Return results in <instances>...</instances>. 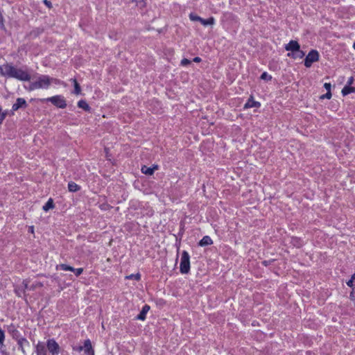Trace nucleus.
Listing matches in <instances>:
<instances>
[{
    "label": "nucleus",
    "instance_id": "nucleus-1",
    "mask_svg": "<svg viewBox=\"0 0 355 355\" xmlns=\"http://www.w3.org/2000/svg\"><path fill=\"white\" fill-rule=\"evenodd\" d=\"M53 80V78H51L48 76H40L36 81L33 82L30 84L29 89L34 90L41 88L47 89L50 86L51 80Z\"/></svg>",
    "mask_w": 355,
    "mask_h": 355
},
{
    "label": "nucleus",
    "instance_id": "nucleus-2",
    "mask_svg": "<svg viewBox=\"0 0 355 355\" xmlns=\"http://www.w3.org/2000/svg\"><path fill=\"white\" fill-rule=\"evenodd\" d=\"M180 270L182 274H187L190 270V257L187 251H183L182 253Z\"/></svg>",
    "mask_w": 355,
    "mask_h": 355
},
{
    "label": "nucleus",
    "instance_id": "nucleus-3",
    "mask_svg": "<svg viewBox=\"0 0 355 355\" xmlns=\"http://www.w3.org/2000/svg\"><path fill=\"white\" fill-rule=\"evenodd\" d=\"M42 101L51 102L53 105L58 108L64 109L67 107L66 100L64 97L61 95H56L52 97L42 99Z\"/></svg>",
    "mask_w": 355,
    "mask_h": 355
},
{
    "label": "nucleus",
    "instance_id": "nucleus-4",
    "mask_svg": "<svg viewBox=\"0 0 355 355\" xmlns=\"http://www.w3.org/2000/svg\"><path fill=\"white\" fill-rule=\"evenodd\" d=\"M11 78H14L22 81H29L31 79V76L27 71H24L21 69H17L13 67Z\"/></svg>",
    "mask_w": 355,
    "mask_h": 355
},
{
    "label": "nucleus",
    "instance_id": "nucleus-5",
    "mask_svg": "<svg viewBox=\"0 0 355 355\" xmlns=\"http://www.w3.org/2000/svg\"><path fill=\"white\" fill-rule=\"evenodd\" d=\"M319 53L316 50H311L304 59V66L306 67H311L312 64L318 61Z\"/></svg>",
    "mask_w": 355,
    "mask_h": 355
},
{
    "label": "nucleus",
    "instance_id": "nucleus-6",
    "mask_svg": "<svg viewBox=\"0 0 355 355\" xmlns=\"http://www.w3.org/2000/svg\"><path fill=\"white\" fill-rule=\"evenodd\" d=\"M46 347L53 355H58L60 353V346L54 339L47 340Z\"/></svg>",
    "mask_w": 355,
    "mask_h": 355
},
{
    "label": "nucleus",
    "instance_id": "nucleus-7",
    "mask_svg": "<svg viewBox=\"0 0 355 355\" xmlns=\"http://www.w3.org/2000/svg\"><path fill=\"white\" fill-rule=\"evenodd\" d=\"M60 268L61 270H65V271H72V272H74L76 276L78 277L79 275H80L83 272V269L82 268H74L70 266H68L67 264H60V266H57V268Z\"/></svg>",
    "mask_w": 355,
    "mask_h": 355
},
{
    "label": "nucleus",
    "instance_id": "nucleus-8",
    "mask_svg": "<svg viewBox=\"0 0 355 355\" xmlns=\"http://www.w3.org/2000/svg\"><path fill=\"white\" fill-rule=\"evenodd\" d=\"M28 106V104L26 100L23 98H18L16 100V102L12 105V110L13 111H17L20 108H26Z\"/></svg>",
    "mask_w": 355,
    "mask_h": 355
},
{
    "label": "nucleus",
    "instance_id": "nucleus-9",
    "mask_svg": "<svg viewBox=\"0 0 355 355\" xmlns=\"http://www.w3.org/2000/svg\"><path fill=\"white\" fill-rule=\"evenodd\" d=\"M300 48L299 43L295 40H291L285 46V49L287 51H291L292 53H295L296 51H298Z\"/></svg>",
    "mask_w": 355,
    "mask_h": 355
},
{
    "label": "nucleus",
    "instance_id": "nucleus-10",
    "mask_svg": "<svg viewBox=\"0 0 355 355\" xmlns=\"http://www.w3.org/2000/svg\"><path fill=\"white\" fill-rule=\"evenodd\" d=\"M83 351L87 355H94V350L92 346V343L89 339L85 340L84 342Z\"/></svg>",
    "mask_w": 355,
    "mask_h": 355
},
{
    "label": "nucleus",
    "instance_id": "nucleus-11",
    "mask_svg": "<svg viewBox=\"0 0 355 355\" xmlns=\"http://www.w3.org/2000/svg\"><path fill=\"white\" fill-rule=\"evenodd\" d=\"M157 169H158L157 165H154L153 167H148L147 166L144 165L141 167V171L145 175H151Z\"/></svg>",
    "mask_w": 355,
    "mask_h": 355
},
{
    "label": "nucleus",
    "instance_id": "nucleus-12",
    "mask_svg": "<svg viewBox=\"0 0 355 355\" xmlns=\"http://www.w3.org/2000/svg\"><path fill=\"white\" fill-rule=\"evenodd\" d=\"M44 31V29L42 28H35L33 29L28 35L27 37L29 39H35L40 34H42Z\"/></svg>",
    "mask_w": 355,
    "mask_h": 355
},
{
    "label": "nucleus",
    "instance_id": "nucleus-13",
    "mask_svg": "<svg viewBox=\"0 0 355 355\" xmlns=\"http://www.w3.org/2000/svg\"><path fill=\"white\" fill-rule=\"evenodd\" d=\"M17 344L19 346V349H20L24 354H26L24 347L26 346H29V342L26 338H21L17 340Z\"/></svg>",
    "mask_w": 355,
    "mask_h": 355
},
{
    "label": "nucleus",
    "instance_id": "nucleus-14",
    "mask_svg": "<svg viewBox=\"0 0 355 355\" xmlns=\"http://www.w3.org/2000/svg\"><path fill=\"white\" fill-rule=\"evenodd\" d=\"M150 310V306L147 304H145L141 312L139 313V315H137V320H144L146 319V313H148V311Z\"/></svg>",
    "mask_w": 355,
    "mask_h": 355
},
{
    "label": "nucleus",
    "instance_id": "nucleus-15",
    "mask_svg": "<svg viewBox=\"0 0 355 355\" xmlns=\"http://www.w3.org/2000/svg\"><path fill=\"white\" fill-rule=\"evenodd\" d=\"M3 69H4V70H3L2 76H6L8 78H11L13 66L11 64L6 63L4 64Z\"/></svg>",
    "mask_w": 355,
    "mask_h": 355
},
{
    "label": "nucleus",
    "instance_id": "nucleus-16",
    "mask_svg": "<svg viewBox=\"0 0 355 355\" xmlns=\"http://www.w3.org/2000/svg\"><path fill=\"white\" fill-rule=\"evenodd\" d=\"M260 106V103L255 101L253 100V98L251 96L247 101V103L244 105V108H251V107H258Z\"/></svg>",
    "mask_w": 355,
    "mask_h": 355
},
{
    "label": "nucleus",
    "instance_id": "nucleus-17",
    "mask_svg": "<svg viewBox=\"0 0 355 355\" xmlns=\"http://www.w3.org/2000/svg\"><path fill=\"white\" fill-rule=\"evenodd\" d=\"M36 353L37 355H46V347L43 343H39L36 345Z\"/></svg>",
    "mask_w": 355,
    "mask_h": 355
},
{
    "label": "nucleus",
    "instance_id": "nucleus-18",
    "mask_svg": "<svg viewBox=\"0 0 355 355\" xmlns=\"http://www.w3.org/2000/svg\"><path fill=\"white\" fill-rule=\"evenodd\" d=\"M212 240L209 236H205L199 242V245L207 246L212 244Z\"/></svg>",
    "mask_w": 355,
    "mask_h": 355
},
{
    "label": "nucleus",
    "instance_id": "nucleus-19",
    "mask_svg": "<svg viewBox=\"0 0 355 355\" xmlns=\"http://www.w3.org/2000/svg\"><path fill=\"white\" fill-rule=\"evenodd\" d=\"M78 107L83 109L85 111L90 112L91 107L85 100H80L78 102Z\"/></svg>",
    "mask_w": 355,
    "mask_h": 355
},
{
    "label": "nucleus",
    "instance_id": "nucleus-20",
    "mask_svg": "<svg viewBox=\"0 0 355 355\" xmlns=\"http://www.w3.org/2000/svg\"><path fill=\"white\" fill-rule=\"evenodd\" d=\"M55 207L53 200L52 198H49L46 203L43 206L42 209L44 211H48L51 209H53Z\"/></svg>",
    "mask_w": 355,
    "mask_h": 355
},
{
    "label": "nucleus",
    "instance_id": "nucleus-21",
    "mask_svg": "<svg viewBox=\"0 0 355 355\" xmlns=\"http://www.w3.org/2000/svg\"><path fill=\"white\" fill-rule=\"evenodd\" d=\"M68 189L71 192H76L80 189V187L74 182H69L68 183Z\"/></svg>",
    "mask_w": 355,
    "mask_h": 355
},
{
    "label": "nucleus",
    "instance_id": "nucleus-22",
    "mask_svg": "<svg viewBox=\"0 0 355 355\" xmlns=\"http://www.w3.org/2000/svg\"><path fill=\"white\" fill-rule=\"evenodd\" d=\"M341 92L343 96H347L352 92H355V87L346 85L343 88Z\"/></svg>",
    "mask_w": 355,
    "mask_h": 355
},
{
    "label": "nucleus",
    "instance_id": "nucleus-23",
    "mask_svg": "<svg viewBox=\"0 0 355 355\" xmlns=\"http://www.w3.org/2000/svg\"><path fill=\"white\" fill-rule=\"evenodd\" d=\"M71 80L74 86L73 94L76 95H79L81 93V87L79 83L77 82L76 78L71 79Z\"/></svg>",
    "mask_w": 355,
    "mask_h": 355
},
{
    "label": "nucleus",
    "instance_id": "nucleus-24",
    "mask_svg": "<svg viewBox=\"0 0 355 355\" xmlns=\"http://www.w3.org/2000/svg\"><path fill=\"white\" fill-rule=\"evenodd\" d=\"M14 291L16 295L19 297H22L23 296L24 297L26 295V291H24V288H22V287H21V286H15Z\"/></svg>",
    "mask_w": 355,
    "mask_h": 355
},
{
    "label": "nucleus",
    "instance_id": "nucleus-25",
    "mask_svg": "<svg viewBox=\"0 0 355 355\" xmlns=\"http://www.w3.org/2000/svg\"><path fill=\"white\" fill-rule=\"evenodd\" d=\"M215 22V19L213 17H211L207 19H202L201 20V24L203 25V26H208V25H213Z\"/></svg>",
    "mask_w": 355,
    "mask_h": 355
},
{
    "label": "nucleus",
    "instance_id": "nucleus-26",
    "mask_svg": "<svg viewBox=\"0 0 355 355\" xmlns=\"http://www.w3.org/2000/svg\"><path fill=\"white\" fill-rule=\"evenodd\" d=\"M294 55V58H302L305 55V53L300 50V48L298 51H296L295 53H292Z\"/></svg>",
    "mask_w": 355,
    "mask_h": 355
},
{
    "label": "nucleus",
    "instance_id": "nucleus-27",
    "mask_svg": "<svg viewBox=\"0 0 355 355\" xmlns=\"http://www.w3.org/2000/svg\"><path fill=\"white\" fill-rule=\"evenodd\" d=\"M44 285L42 282H36L35 283H33L29 288V290H32V291H34L35 289H36L37 288H41Z\"/></svg>",
    "mask_w": 355,
    "mask_h": 355
},
{
    "label": "nucleus",
    "instance_id": "nucleus-28",
    "mask_svg": "<svg viewBox=\"0 0 355 355\" xmlns=\"http://www.w3.org/2000/svg\"><path fill=\"white\" fill-rule=\"evenodd\" d=\"M189 19L191 21H198L201 22V20H202V18L199 17V16H198V15H195V14H193V13H191L189 15Z\"/></svg>",
    "mask_w": 355,
    "mask_h": 355
},
{
    "label": "nucleus",
    "instance_id": "nucleus-29",
    "mask_svg": "<svg viewBox=\"0 0 355 355\" xmlns=\"http://www.w3.org/2000/svg\"><path fill=\"white\" fill-rule=\"evenodd\" d=\"M0 28L3 31L6 30V27L4 25V18H3L2 12L1 10H0Z\"/></svg>",
    "mask_w": 355,
    "mask_h": 355
},
{
    "label": "nucleus",
    "instance_id": "nucleus-30",
    "mask_svg": "<svg viewBox=\"0 0 355 355\" xmlns=\"http://www.w3.org/2000/svg\"><path fill=\"white\" fill-rule=\"evenodd\" d=\"M5 332L0 328V345L3 346L5 340Z\"/></svg>",
    "mask_w": 355,
    "mask_h": 355
},
{
    "label": "nucleus",
    "instance_id": "nucleus-31",
    "mask_svg": "<svg viewBox=\"0 0 355 355\" xmlns=\"http://www.w3.org/2000/svg\"><path fill=\"white\" fill-rule=\"evenodd\" d=\"M260 78H261V79L264 80H270L272 79V76L270 75H269L267 72H263L261 75Z\"/></svg>",
    "mask_w": 355,
    "mask_h": 355
},
{
    "label": "nucleus",
    "instance_id": "nucleus-32",
    "mask_svg": "<svg viewBox=\"0 0 355 355\" xmlns=\"http://www.w3.org/2000/svg\"><path fill=\"white\" fill-rule=\"evenodd\" d=\"M127 278L128 279H136L137 281H139L141 279V275L139 273L132 274V275L128 276Z\"/></svg>",
    "mask_w": 355,
    "mask_h": 355
},
{
    "label": "nucleus",
    "instance_id": "nucleus-33",
    "mask_svg": "<svg viewBox=\"0 0 355 355\" xmlns=\"http://www.w3.org/2000/svg\"><path fill=\"white\" fill-rule=\"evenodd\" d=\"M29 282L27 279H25L23 281L22 284L21 285V287L22 288H24V291H26V289H29L30 286H28Z\"/></svg>",
    "mask_w": 355,
    "mask_h": 355
},
{
    "label": "nucleus",
    "instance_id": "nucleus-34",
    "mask_svg": "<svg viewBox=\"0 0 355 355\" xmlns=\"http://www.w3.org/2000/svg\"><path fill=\"white\" fill-rule=\"evenodd\" d=\"M331 92H329L325 94H323L322 96H320V99H324V98H327V99H330L331 98Z\"/></svg>",
    "mask_w": 355,
    "mask_h": 355
},
{
    "label": "nucleus",
    "instance_id": "nucleus-35",
    "mask_svg": "<svg viewBox=\"0 0 355 355\" xmlns=\"http://www.w3.org/2000/svg\"><path fill=\"white\" fill-rule=\"evenodd\" d=\"M191 60L187 59V58H184L181 60V65L182 66H187L189 64H191Z\"/></svg>",
    "mask_w": 355,
    "mask_h": 355
},
{
    "label": "nucleus",
    "instance_id": "nucleus-36",
    "mask_svg": "<svg viewBox=\"0 0 355 355\" xmlns=\"http://www.w3.org/2000/svg\"><path fill=\"white\" fill-rule=\"evenodd\" d=\"M349 298L352 300H355V286H353L352 290L349 294Z\"/></svg>",
    "mask_w": 355,
    "mask_h": 355
},
{
    "label": "nucleus",
    "instance_id": "nucleus-37",
    "mask_svg": "<svg viewBox=\"0 0 355 355\" xmlns=\"http://www.w3.org/2000/svg\"><path fill=\"white\" fill-rule=\"evenodd\" d=\"M6 113L3 112L1 113V107H0V124L2 123L3 121L6 118Z\"/></svg>",
    "mask_w": 355,
    "mask_h": 355
},
{
    "label": "nucleus",
    "instance_id": "nucleus-38",
    "mask_svg": "<svg viewBox=\"0 0 355 355\" xmlns=\"http://www.w3.org/2000/svg\"><path fill=\"white\" fill-rule=\"evenodd\" d=\"M293 244L297 248H300L302 245V243L298 239H293Z\"/></svg>",
    "mask_w": 355,
    "mask_h": 355
},
{
    "label": "nucleus",
    "instance_id": "nucleus-39",
    "mask_svg": "<svg viewBox=\"0 0 355 355\" xmlns=\"http://www.w3.org/2000/svg\"><path fill=\"white\" fill-rule=\"evenodd\" d=\"M324 87L327 90V92H331V85L329 83H325L324 84Z\"/></svg>",
    "mask_w": 355,
    "mask_h": 355
},
{
    "label": "nucleus",
    "instance_id": "nucleus-40",
    "mask_svg": "<svg viewBox=\"0 0 355 355\" xmlns=\"http://www.w3.org/2000/svg\"><path fill=\"white\" fill-rule=\"evenodd\" d=\"M354 282V279H353L352 277H351V279L348 282H347V285L352 288L353 286H355V284H353Z\"/></svg>",
    "mask_w": 355,
    "mask_h": 355
},
{
    "label": "nucleus",
    "instance_id": "nucleus-41",
    "mask_svg": "<svg viewBox=\"0 0 355 355\" xmlns=\"http://www.w3.org/2000/svg\"><path fill=\"white\" fill-rule=\"evenodd\" d=\"M132 1L135 2L138 6L142 7L144 6V0H132Z\"/></svg>",
    "mask_w": 355,
    "mask_h": 355
},
{
    "label": "nucleus",
    "instance_id": "nucleus-42",
    "mask_svg": "<svg viewBox=\"0 0 355 355\" xmlns=\"http://www.w3.org/2000/svg\"><path fill=\"white\" fill-rule=\"evenodd\" d=\"M43 2L49 8H52V3H51V2L50 1H49V0H44Z\"/></svg>",
    "mask_w": 355,
    "mask_h": 355
},
{
    "label": "nucleus",
    "instance_id": "nucleus-43",
    "mask_svg": "<svg viewBox=\"0 0 355 355\" xmlns=\"http://www.w3.org/2000/svg\"><path fill=\"white\" fill-rule=\"evenodd\" d=\"M272 261H273V260H268V261L265 260V261H263L262 262V263H263V265H264L265 266H268V265H270V263H271Z\"/></svg>",
    "mask_w": 355,
    "mask_h": 355
},
{
    "label": "nucleus",
    "instance_id": "nucleus-44",
    "mask_svg": "<svg viewBox=\"0 0 355 355\" xmlns=\"http://www.w3.org/2000/svg\"><path fill=\"white\" fill-rule=\"evenodd\" d=\"M354 82V78L353 77H350L348 80H347V85H349L350 86Z\"/></svg>",
    "mask_w": 355,
    "mask_h": 355
},
{
    "label": "nucleus",
    "instance_id": "nucleus-45",
    "mask_svg": "<svg viewBox=\"0 0 355 355\" xmlns=\"http://www.w3.org/2000/svg\"><path fill=\"white\" fill-rule=\"evenodd\" d=\"M73 350H76V351H78V352H81L83 350V346H79L77 348H75V347H73Z\"/></svg>",
    "mask_w": 355,
    "mask_h": 355
},
{
    "label": "nucleus",
    "instance_id": "nucleus-46",
    "mask_svg": "<svg viewBox=\"0 0 355 355\" xmlns=\"http://www.w3.org/2000/svg\"><path fill=\"white\" fill-rule=\"evenodd\" d=\"M193 60L195 62H200L201 61V58L199 57H195Z\"/></svg>",
    "mask_w": 355,
    "mask_h": 355
},
{
    "label": "nucleus",
    "instance_id": "nucleus-47",
    "mask_svg": "<svg viewBox=\"0 0 355 355\" xmlns=\"http://www.w3.org/2000/svg\"><path fill=\"white\" fill-rule=\"evenodd\" d=\"M3 67H4V64L0 65V75L1 76H3V70H4Z\"/></svg>",
    "mask_w": 355,
    "mask_h": 355
},
{
    "label": "nucleus",
    "instance_id": "nucleus-48",
    "mask_svg": "<svg viewBox=\"0 0 355 355\" xmlns=\"http://www.w3.org/2000/svg\"><path fill=\"white\" fill-rule=\"evenodd\" d=\"M30 231L33 233V227H30Z\"/></svg>",
    "mask_w": 355,
    "mask_h": 355
},
{
    "label": "nucleus",
    "instance_id": "nucleus-49",
    "mask_svg": "<svg viewBox=\"0 0 355 355\" xmlns=\"http://www.w3.org/2000/svg\"><path fill=\"white\" fill-rule=\"evenodd\" d=\"M352 279L355 281V273L352 276Z\"/></svg>",
    "mask_w": 355,
    "mask_h": 355
},
{
    "label": "nucleus",
    "instance_id": "nucleus-50",
    "mask_svg": "<svg viewBox=\"0 0 355 355\" xmlns=\"http://www.w3.org/2000/svg\"><path fill=\"white\" fill-rule=\"evenodd\" d=\"M353 48L355 49V42L353 44Z\"/></svg>",
    "mask_w": 355,
    "mask_h": 355
},
{
    "label": "nucleus",
    "instance_id": "nucleus-51",
    "mask_svg": "<svg viewBox=\"0 0 355 355\" xmlns=\"http://www.w3.org/2000/svg\"><path fill=\"white\" fill-rule=\"evenodd\" d=\"M291 53H288V56H291Z\"/></svg>",
    "mask_w": 355,
    "mask_h": 355
}]
</instances>
